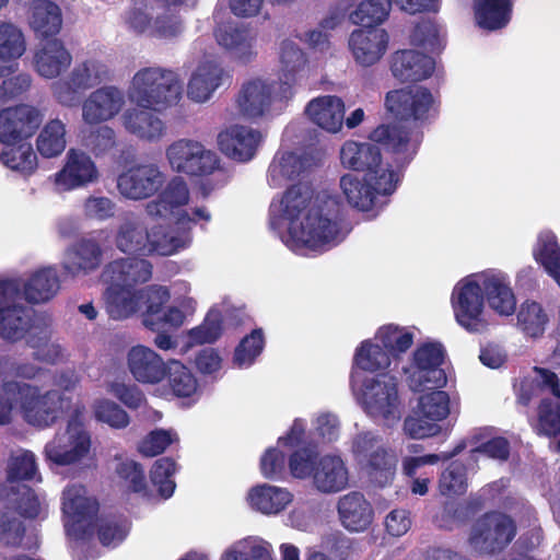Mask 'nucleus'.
<instances>
[{
    "label": "nucleus",
    "mask_w": 560,
    "mask_h": 560,
    "mask_svg": "<svg viewBox=\"0 0 560 560\" xmlns=\"http://www.w3.org/2000/svg\"><path fill=\"white\" fill-rule=\"evenodd\" d=\"M385 107L397 122L382 124L369 136L394 155L397 168H405L415 159L423 140L418 122H424L439 113L440 100L424 86L389 91Z\"/></svg>",
    "instance_id": "f257e3e1"
},
{
    "label": "nucleus",
    "mask_w": 560,
    "mask_h": 560,
    "mask_svg": "<svg viewBox=\"0 0 560 560\" xmlns=\"http://www.w3.org/2000/svg\"><path fill=\"white\" fill-rule=\"evenodd\" d=\"M314 191L308 184L296 183L287 188L270 211H279L290 221L289 233L294 242L312 250H326L341 242V228L337 215L325 212L323 207L311 208Z\"/></svg>",
    "instance_id": "f03ea898"
},
{
    "label": "nucleus",
    "mask_w": 560,
    "mask_h": 560,
    "mask_svg": "<svg viewBox=\"0 0 560 560\" xmlns=\"http://www.w3.org/2000/svg\"><path fill=\"white\" fill-rule=\"evenodd\" d=\"M107 288L104 292L105 310L115 320L126 319L136 314L145 304L143 325L150 330H159L167 326H182L184 313L176 306L164 310L171 294L166 287L150 285L136 290L117 282H104Z\"/></svg>",
    "instance_id": "7ed1b4c3"
},
{
    "label": "nucleus",
    "mask_w": 560,
    "mask_h": 560,
    "mask_svg": "<svg viewBox=\"0 0 560 560\" xmlns=\"http://www.w3.org/2000/svg\"><path fill=\"white\" fill-rule=\"evenodd\" d=\"M62 513L67 517V532L84 540L96 533L103 546L120 544L129 532V522L121 514L97 516L98 502L86 497L82 485L68 486L62 492Z\"/></svg>",
    "instance_id": "20e7f679"
},
{
    "label": "nucleus",
    "mask_w": 560,
    "mask_h": 560,
    "mask_svg": "<svg viewBox=\"0 0 560 560\" xmlns=\"http://www.w3.org/2000/svg\"><path fill=\"white\" fill-rule=\"evenodd\" d=\"M62 397L58 390L40 394L37 386L23 382L2 383V425L21 415L28 424L37 428L52 425L58 419Z\"/></svg>",
    "instance_id": "39448f33"
},
{
    "label": "nucleus",
    "mask_w": 560,
    "mask_h": 560,
    "mask_svg": "<svg viewBox=\"0 0 560 560\" xmlns=\"http://www.w3.org/2000/svg\"><path fill=\"white\" fill-rule=\"evenodd\" d=\"M33 481H42L34 453L27 450L12 453L7 463L5 485H2V508L25 520L38 517L42 510L38 495L26 485Z\"/></svg>",
    "instance_id": "423d86ee"
},
{
    "label": "nucleus",
    "mask_w": 560,
    "mask_h": 560,
    "mask_svg": "<svg viewBox=\"0 0 560 560\" xmlns=\"http://www.w3.org/2000/svg\"><path fill=\"white\" fill-rule=\"evenodd\" d=\"M166 156L171 167L177 173L200 178L214 176L213 180H202L199 185V192L203 199L228 182V174L221 166L218 154L198 141L179 139L167 148Z\"/></svg>",
    "instance_id": "0eeeda50"
},
{
    "label": "nucleus",
    "mask_w": 560,
    "mask_h": 560,
    "mask_svg": "<svg viewBox=\"0 0 560 560\" xmlns=\"http://www.w3.org/2000/svg\"><path fill=\"white\" fill-rule=\"evenodd\" d=\"M183 94L177 72L161 67L142 68L136 72L129 89L130 101L139 107L163 110L176 105Z\"/></svg>",
    "instance_id": "6e6552de"
},
{
    "label": "nucleus",
    "mask_w": 560,
    "mask_h": 560,
    "mask_svg": "<svg viewBox=\"0 0 560 560\" xmlns=\"http://www.w3.org/2000/svg\"><path fill=\"white\" fill-rule=\"evenodd\" d=\"M362 404L365 411L373 418H380L393 424L401 418V402L398 396V384L389 373H378L365 377L361 387Z\"/></svg>",
    "instance_id": "1a4fd4ad"
},
{
    "label": "nucleus",
    "mask_w": 560,
    "mask_h": 560,
    "mask_svg": "<svg viewBox=\"0 0 560 560\" xmlns=\"http://www.w3.org/2000/svg\"><path fill=\"white\" fill-rule=\"evenodd\" d=\"M451 303L457 324L466 331L481 334L487 330L485 294L481 282L475 280L474 276L462 279L454 287Z\"/></svg>",
    "instance_id": "9d476101"
},
{
    "label": "nucleus",
    "mask_w": 560,
    "mask_h": 560,
    "mask_svg": "<svg viewBox=\"0 0 560 560\" xmlns=\"http://www.w3.org/2000/svg\"><path fill=\"white\" fill-rule=\"evenodd\" d=\"M376 443L377 438L366 432L358 436L354 448L363 457L362 468L369 481L375 487L384 488L395 478L398 457L394 450Z\"/></svg>",
    "instance_id": "9b49d317"
},
{
    "label": "nucleus",
    "mask_w": 560,
    "mask_h": 560,
    "mask_svg": "<svg viewBox=\"0 0 560 560\" xmlns=\"http://www.w3.org/2000/svg\"><path fill=\"white\" fill-rule=\"evenodd\" d=\"M445 349L440 342H424L412 355V371L409 375V386L413 392L440 389L447 383V376L442 369Z\"/></svg>",
    "instance_id": "f8f14e48"
},
{
    "label": "nucleus",
    "mask_w": 560,
    "mask_h": 560,
    "mask_svg": "<svg viewBox=\"0 0 560 560\" xmlns=\"http://www.w3.org/2000/svg\"><path fill=\"white\" fill-rule=\"evenodd\" d=\"M513 520L497 512L485 513L471 528L469 544L479 555H494L502 551L515 537Z\"/></svg>",
    "instance_id": "ddd939ff"
},
{
    "label": "nucleus",
    "mask_w": 560,
    "mask_h": 560,
    "mask_svg": "<svg viewBox=\"0 0 560 560\" xmlns=\"http://www.w3.org/2000/svg\"><path fill=\"white\" fill-rule=\"evenodd\" d=\"M164 179L158 165L138 164L119 174L117 188L127 199L143 200L154 196L163 186Z\"/></svg>",
    "instance_id": "4468645a"
},
{
    "label": "nucleus",
    "mask_w": 560,
    "mask_h": 560,
    "mask_svg": "<svg viewBox=\"0 0 560 560\" xmlns=\"http://www.w3.org/2000/svg\"><path fill=\"white\" fill-rule=\"evenodd\" d=\"M20 293L18 281L2 278V339L12 342L21 340L32 328L33 313L31 307L8 303L9 296Z\"/></svg>",
    "instance_id": "2eb2a0df"
},
{
    "label": "nucleus",
    "mask_w": 560,
    "mask_h": 560,
    "mask_svg": "<svg viewBox=\"0 0 560 560\" xmlns=\"http://www.w3.org/2000/svg\"><path fill=\"white\" fill-rule=\"evenodd\" d=\"M42 121L43 114L35 106L19 104L2 108V143L28 141Z\"/></svg>",
    "instance_id": "dca6fc26"
},
{
    "label": "nucleus",
    "mask_w": 560,
    "mask_h": 560,
    "mask_svg": "<svg viewBox=\"0 0 560 560\" xmlns=\"http://www.w3.org/2000/svg\"><path fill=\"white\" fill-rule=\"evenodd\" d=\"M55 183L63 190H72L86 186L98 178V171L89 154L81 150L70 149L66 155V163L56 173Z\"/></svg>",
    "instance_id": "f3484780"
},
{
    "label": "nucleus",
    "mask_w": 560,
    "mask_h": 560,
    "mask_svg": "<svg viewBox=\"0 0 560 560\" xmlns=\"http://www.w3.org/2000/svg\"><path fill=\"white\" fill-rule=\"evenodd\" d=\"M261 141L258 130L245 126H232L218 136V144L221 152L237 162L250 161Z\"/></svg>",
    "instance_id": "a211bd4d"
},
{
    "label": "nucleus",
    "mask_w": 560,
    "mask_h": 560,
    "mask_svg": "<svg viewBox=\"0 0 560 560\" xmlns=\"http://www.w3.org/2000/svg\"><path fill=\"white\" fill-rule=\"evenodd\" d=\"M127 364L133 378L141 384H159L165 380L167 373V362L154 350L142 345L128 351Z\"/></svg>",
    "instance_id": "6ab92c4d"
},
{
    "label": "nucleus",
    "mask_w": 560,
    "mask_h": 560,
    "mask_svg": "<svg viewBox=\"0 0 560 560\" xmlns=\"http://www.w3.org/2000/svg\"><path fill=\"white\" fill-rule=\"evenodd\" d=\"M124 103V95L117 88H100L83 102L82 117L89 125L107 121L120 112Z\"/></svg>",
    "instance_id": "aec40b11"
},
{
    "label": "nucleus",
    "mask_w": 560,
    "mask_h": 560,
    "mask_svg": "<svg viewBox=\"0 0 560 560\" xmlns=\"http://www.w3.org/2000/svg\"><path fill=\"white\" fill-rule=\"evenodd\" d=\"M337 512L340 524L353 533L366 530L374 517L372 504L359 491L341 495L337 502Z\"/></svg>",
    "instance_id": "412c9836"
},
{
    "label": "nucleus",
    "mask_w": 560,
    "mask_h": 560,
    "mask_svg": "<svg viewBox=\"0 0 560 560\" xmlns=\"http://www.w3.org/2000/svg\"><path fill=\"white\" fill-rule=\"evenodd\" d=\"M152 264L143 258L127 257L107 264L101 275L103 282H117L129 288L152 278Z\"/></svg>",
    "instance_id": "4be33fe9"
},
{
    "label": "nucleus",
    "mask_w": 560,
    "mask_h": 560,
    "mask_svg": "<svg viewBox=\"0 0 560 560\" xmlns=\"http://www.w3.org/2000/svg\"><path fill=\"white\" fill-rule=\"evenodd\" d=\"M388 34L378 27L359 28L351 33L349 47L355 60L363 66L374 65L385 54Z\"/></svg>",
    "instance_id": "5701e85b"
},
{
    "label": "nucleus",
    "mask_w": 560,
    "mask_h": 560,
    "mask_svg": "<svg viewBox=\"0 0 560 560\" xmlns=\"http://www.w3.org/2000/svg\"><path fill=\"white\" fill-rule=\"evenodd\" d=\"M103 250L95 240L81 238L70 246L62 261L63 273L75 277L96 270L102 262Z\"/></svg>",
    "instance_id": "b1692460"
},
{
    "label": "nucleus",
    "mask_w": 560,
    "mask_h": 560,
    "mask_svg": "<svg viewBox=\"0 0 560 560\" xmlns=\"http://www.w3.org/2000/svg\"><path fill=\"white\" fill-rule=\"evenodd\" d=\"M18 281L20 293L14 294L15 299L25 300L30 304H40L51 300L60 289V280L57 270L52 267H44L36 270L27 281Z\"/></svg>",
    "instance_id": "393cba45"
},
{
    "label": "nucleus",
    "mask_w": 560,
    "mask_h": 560,
    "mask_svg": "<svg viewBox=\"0 0 560 560\" xmlns=\"http://www.w3.org/2000/svg\"><path fill=\"white\" fill-rule=\"evenodd\" d=\"M435 62L430 56L412 49L396 51L392 58L393 75L401 82H419L434 71Z\"/></svg>",
    "instance_id": "a878e982"
},
{
    "label": "nucleus",
    "mask_w": 560,
    "mask_h": 560,
    "mask_svg": "<svg viewBox=\"0 0 560 560\" xmlns=\"http://www.w3.org/2000/svg\"><path fill=\"white\" fill-rule=\"evenodd\" d=\"M91 447L90 434L80 430L69 436H56L45 446L46 457L59 466L71 465L88 455Z\"/></svg>",
    "instance_id": "bb28decb"
},
{
    "label": "nucleus",
    "mask_w": 560,
    "mask_h": 560,
    "mask_svg": "<svg viewBox=\"0 0 560 560\" xmlns=\"http://www.w3.org/2000/svg\"><path fill=\"white\" fill-rule=\"evenodd\" d=\"M231 77L224 69L212 60L201 62L192 73L187 88V94L192 101L202 103L211 97L213 92Z\"/></svg>",
    "instance_id": "cd10ccee"
},
{
    "label": "nucleus",
    "mask_w": 560,
    "mask_h": 560,
    "mask_svg": "<svg viewBox=\"0 0 560 560\" xmlns=\"http://www.w3.org/2000/svg\"><path fill=\"white\" fill-rule=\"evenodd\" d=\"M189 201V189L180 176L173 177L153 200L145 205V212L152 219H170L174 211Z\"/></svg>",
    "instance_id": "c85d7f7f"
},
{
    "label": "nucleus",
    "mask_w": 560,
    "mask_h": 560,
    "mask_svg": "<svg viewBox=\"0 0 560 560\" xmlns=\"http://www.w3.org/2000/svg\"><path fill=\"white\" fill-rule=\"evenodd\" d=\"M345 110L343 101L336 95L318 96L305 108V113L315 125L331 133L341 130Z\"/></svg>",
    "instance_id": "c756f323"
},
{
    "label": "nucleus",
    "mask_w": 560,
    "mask_h": 560,
    "mask_svg": "<svg viewBox=\"0 0 560 560\" xmlns=\"http://www.w3.org/2000/svg\"><path fill=\"white\" fill-rule=\"evenodd\" d=\"M272 86L259 79L244 83L236 98L240 113L249 119L264 116L272 103Z\"/></svg>",
    "instance_id": "7c9ffc66"
},
{
    "label": "nucleus",
    "mask_w": 560,
    "mask_h": 560,
    "mask_svg": "<svg viewBox=\"0 0 560 560\" xmlns=\"http://www.w3.org/2000/svg\"><path fill=\"white\" fill-rule=\"evenodd\" d=\"M340 161L343 167L365 175L382 165V154L374 143L348 140L341 147Z\"/></svg>",
    "instance_id": "2f4dec72"
},
{
    "label": "nucleus",
    "mask_w": 560,
    "mask_h": 560,
    "mask_svg": "<svg viewBox=\"0 0 560 560\" xmlns=\"http://www.w3.org/2000/svg\"><path fill=\"white\" fill-rule=\"evenodd\" d=\"M280 100H289L293 95L292 88L298 74L304 70L306 57L302 49L292 40L285 39L280 47Z\"/></svg>",
    "instance_id": "473e14b6"
},
{
    "label": "nucleus",
    "mask_w": 560,
    "mask_h": 560,
    "mask_svg": "<svg viewBox=\"0 0 560 560\" xmlns=\"http://www.w3.org/2000/svg\"><path fill=\"white\" fill-rule=\"evenodd\" d=\"M28 11L30 26L38 37L48 39L60 32L62 13L56 2L51 0H32Z\"/></svg>",
    "instance_id": "72a5a7b5"
},
{
    "label": "nucleus",
    "mask_w": 560,
    "mask_h": 560,
    "mask_svg": "<svg viewBox=\"0 0 560 560\" xmlns=\"http://www.w3.org/2000/svg\"><path fill=\"white\" fill-rule=\"evenodd\" d=\"M315 488L323 493H335L348 485V470L340 456L320 457L312 477Z\"/></svg>",
    "instance_id": "f704fd0d"
},
{
    "label": "nucleus",
    "mask_w": 560,
    "mask_h": 560,
    "mask_svg": "<svg viewBox=\"0 0 560 560\" xmlns=\"http://www.w3.org/2000/svg\"><path fill=\"white\" fill-rule=\"evenodd\" d=\"M480 282L489 306L500 315H512L516 308V299L512 288L503 276L482 273Z\"/></svg>",
    "instance_id": "c9c22d12"
},
{
    "label": "nucleus",
    "mask_w": 560,
    "mask_h": 560,
    "mask_svg": "<svg viewBox=\"0 0 560 560\" xmlns=\"http://www.w3.org/2000/svg\"><path fill=\"white\" fill-rule=\"evenodd\" d=\"M72 57L58 38L47 39L35 55V67L39 75L54 79L71 65Z\"/></svg>",
    "instance_id": "e433bc0d"
},
{
    "label": "nucleus",
    "mask_w": 560,
    "mask_h": 560,
    "mask_svg": "<svg viewBox=\"0 0 560 560\" xmlns=\"http://www.w3.org/2000/svg\"><path fill=\"white\" fill-rule=\"evenodd\" d=\"M214 36L218 44L232 51L241 62L250 61L254 36L246 26L223 23L214 31Z\"/></svg>",
    "instance_id": "4c0bfd02"
},
{
    "label": "nucleus",
    "mask_w": 560,
    "mask_h": 560,
    "mask_svg": "<svg viewBox=\"0 0 560 560\" xmlns=\"http://www.w3.org/2000/svg\"><path fill=\"white\" fill-rule=\"evenodd\" d=\"M150 108H129L122 115L126 130L140 139L155 140L164 132V122Z\"/></svg>",
    "instance_id": "58836bf2"
},
{
    "label": "nucleus",
    "mask_w": 560,
    "mask_h": 560,
    "mask_svg": "<svg viewBox=\"0 0 560 560\" xmlns=\"http://www.w3.org/2000/svg\"><path fill=\"white\" fill-rule=\"evenodd\" d=\"M485 506L481 495H470L463 502L445 501L441 511L435 515L440 527L452 529L453 525L469 521Z\"/></svg>",
    "instance_id": "ea45409f"
},
{
    "label": "nucleus",
    "mask_w": 560,
    "mask_h": 560,
    "mask_svg": "<svg viewBox=\"0 0 560 560\" xmlns=\"http://www.w3.org/2000/svg\"><path fill=\"white\" fill-rule=\"evenodd\" d=\"M512 0H475L477 24L488 31L506 26L512 15Z\"/></svg>",
    "instance_id": "a19ab883"
},
{
    "label": "nucleus",
    "mask_w": 560,
    "mask_h": 560,
    "mask_svg": "<svg viewBox=\"0 0 560 560\" xmlns=\"http://www.w3.org/2000/svg\"><path fill=\"white\" fill-rule=\"evenodd\" d=\"M292 498L287 489L267 483L254 487L248 493L252 506L264 514H277L283 511L291 503Z\"/></svg>",
    "instance_id": "79ce46f5"
},
{
    "label": "nucleus",
    "mask_w": 560,
    "mask_h": 560,
    "mask_svg": "<svg viewBox=\"0 0 560 560\" xmlns=\"http://www.w3.org/2000/svg\"><path fill=\"white\" fill-rule=\"evenodd\" d=\"M2 164L24 176H30L37 170V155L30 141L2 143Z\"/></svg>",
    "instance_id": "37998d69"
},
{
    "label": "nucleus",
    "mask_w": 560,
    "mask_h": 560,
    "mask_svg": "<svg viewBox=\"0 0 560 560\" xmlns=\"http://www.w3.org/2000/svg\"><path fill=\"white\" fill-rule=\"evenodd\" d=\"M148 237V229L141 222L127 220L119 225L115 242L122 253L147 256Z\"/></svg>",
    "instance_id": "c03bdc74"
},
{
    "label": "nucleus",
    "mask_w": 560,
    "mask_h": 560,
    "mask_svg": "<svg viewBox=\"0 0 560 560\" xmlns=\"http://www.w3.org/2000/svg\"><path fill=\"white\" fill-rule=\"evenodd\" d=\"M66 144V126L57 118L47 121L36 138L37 152L46 159L60 155Z\"/></svg>",
    "instance_id": "a18cd8bd"
},
{
    "label": "nucleus",
    "mask_w": 560,
    "mask_h": 560,
    "mask_svg": "<svg viewBox=\"0 0 560 560\" xmlns=\"http://www.w3.org/2000/svg\"><path fill=\"white\" fill-rule=\"evenodd\" d=\"M353 364L365 372L386 373L390 365V357L381 345L364 340L355 350Z\"/></svg>",
    "instance_id": "49530a36"
},
{
    "label": "nucleus",
    "mask_w": 560,
    "mask_h": 560,
    "mask_svg": "<svg viewBox=\"0 0 560 560\" xmlns=\"http://www.w3.org/2000/svg\"><path fill=\"white\" fill-rule=\"evenodd\" d=\"M340 188L348 203L361 211H369L375 206V196L371 185L364 179L360 180L351 174L340 178Z\"/></svg>",
    "instance_id": "de8ad7c7"
},
{
    "label": "nucleus",
    "mask_w": 560,
    "mask_h": 560,
    "mask_svg": "<svg viewBox=\"0 0 560 560\" xmlns=\"http://www.w3.org/2000/svg\"><path fill=\"white\" fill-rule=\"evenodd\" d=\"M549 317L541 304L535 301H525L517 313V325L522 331L532 338L541 337L546 330Z\"/></svg>",
    "instance_id": "09e8293b"
},
{
    "label": "nucleus",
    "mask_w": 560,
    "mask_h": 560,
    "mask_svg": "<svg viewBox=\"0 0 560 560\" xmlns=\"http://www.w3.org/2000/svg\"><path fill=\"white\" fill-rule=\"evenodd\" d=\"M390 8V0H363L349 14V19L362 28L377 27L387 19Z\"/></svg>",
    "instance_id": "8fccbe9b"
},
{
    "label": "nucleus",
    "mask_w": 560,
    "mask_h": 560,
    "mask_svg": "<svg viewBox=\"0 0 560 560\" xmlns=\"http://www.w3.org/2000/svg\"><path fill=\"white\" fill-rule=\"evenodd\" d=\"M317 445L307 443L296 447L288 457V467L296 479L312 478L319 462Z\"/></svg>",
    "instance_id": "3c124183"
},
{
    "label": "nucleus",
    "mask_w": 560,
    "mask_h": 560,
    "mask_svg": "<svg viewBox=\"0 0 560 560\" xmlns=\"http://www.w3.org/2000/svg\"><path fill=\"white\" fill-rule=\"evenodd\" d=\"M165 378L171 393L179 398H186L194 395L198 387V382L191 371L178 360L167 361V373Z\"/></svg>",
    "instance_id": "603ef678"
},
{
    "label": "nucleus",
    "mask_w": 560,
    "mask_h": 560,
    "mask_svg": "<svg viewBox=\"0 0 560 560\" xmlns=\"http://www.w3.org/2000/svg\"><path fill=\"white\" fill-rule=\"evenodd\" d=\"M468 488L467 467L460 460H452L439 478V491L446 498L459 497Z\"/></svg>",
    "instance_id": "864d4df0"
},
{
    "label": "nucleus",
    "mask_w": 560,
    "mask_h": 560,
    "mask_svg": "<svg viewBox=\"0 0 560 560\" xmlns=\"http://www.w3.org/2000/svg\"><path fill=\"white\" fill-rule=\"evenodd\" d=\"M223 318L218 310H210L203 322L189 330V340L194 345L214 343L222 335Z\"/></svg>",
    "instance_id": "5fc2aeb1"
},
{
    "label": "nucleus",
    "mask_w": 560,
    "mask_h": 560,
    "mask_svg": "<svg viewBox=\"0 0 560 560\" xmlns=\"http://www.w3.org/2000/svg\"><path fill=\"white\" fill-rule=\"evenodd\" d=\"M377 338L390 358L406 352L413 343L412 332L393 324L380 328Z\"/></svg>",
    "instance_id": "6e6d98bb"
},
{
    "label": "nucleus",
    "mask_w": 560,
    "mask_h": 560,
    "mask_svg": "<svg viewBox=\"0 0 560 560\" xmlns=\"http://www.w3.org/2000/svg\"><path fill=\"white\" fill-rule=\"evenodd\" d=\"M411 44L431 54H440L444 48L439 26L430 21H421L416 24L410 35Z\"/></svg>",
    "instance_id": "4d7b16f0"
},
{
    "label": "nucleus",
    "mask_w": 560,
    "mask_h": 560,
    "mask_svg": "<svg viewBox=\"0 0 560 560\" xmlns=\"http://www.w3.org/2000/svg\"><path fill=\"white\" fill-rule=\"evenodd\" d=\"M536 430L538 434L557 436L560 434V404L556 405L550 398H542L537 409ZM560 451V439L558 442Z\"/></svg>",
    "instance_id": "13d9d810"
},
{
    "label": "nucleus",
    "mask_w": 560,
    "mask_h": 560,
    "mask_svg": "<svg viewBox=\"0 0 560 560\" xmlns=\"http://www.w3.org/2000/svg\"><path fill=\"white\" fill-rule=\"evenodd\" d=\"M431 390L419 398L418 409L430 420L439 422L450 415V396L444 390Z\"/></svg>",
    "instance_id": "bf43d9fd"
},
{
    "label": "nucleus",
    "mask_w": 560,
    "mask_h": 560,
    "mask_svg": "<svg viewBox=\"0 0 560 560\" xmlns=\"http://www.w3.org/2000/svg\"><path fill=\"white\" fill-rule=\"evenodd\" d=\"M16 68L18 62L9 66L2 65V102L20 97L31 88V75L28 73L13 74Z\"/></svg>",
    "instance_id": "052dcab7"
},
{
    "label": "nucleus",
    "mask_w": 560,
    "mask_h": 560,
    "mask_svg": "<svg viewBox=\"0 0 560 560\" xmlns=\"http://www.w3.org/2000/svg\"><path fill=\"white\" fill-rule=\"evenodd\" d=\"M176 470V463L171 457L159 458L151 468L150 478L154 486L158 487L159 493L168 499L175 490V482L172 480Z\"/></svg>",
    "instance_id": "680f3d73"
},
{
    "label": "nucleus",
    "mask_w": 560,
    "mask_h": 560,
    "mask_svg": "<svg viewBox=\"0 0 560 560\" xmlns=\"http://www.w3.org/2000/svg\"><path fill=\"white\" fill-rule=\"evenodd\" d=\"M93 411L96 420L113 429H125L130 423V417L118 404L109 399H98L94 402Z\"/></svg>",
    "instance_id": "e2e57ef3"
},
{
    "label": "nucleus",
    "mask_w": 560,
    "mask_h": 560,
    "mask_svg": "<svg viewBox=\"0 0 560 560\" xmlns=\"http://www.w3.org/2000/svg\"><path fill=\"white\" fill-rule=\"evenodd\" d=\"M265 346L264 331L261 328H255L249 335H246L234 351V362L238 366L250 365L261 353Z\"/></svg>",
    "instance_id": "0e129e2a"
},
{
    "label": "nucleus",
    "mask_w": 560,
    "mask_h": 560,
    "mask_svg": "<svg viewBox=\"0 0 560 560\" xmlns=\"http://www.w3.org/2000/svg\"><path fill=\"white\" fill-rule=\"evenodd\" d=\"M147 256L158 254L168 256L175 254L183 245L180 240L171 235L162 225L153 226L148 230Z\"/></svg>",
    "instance_id": "69168bd1"
},
{
    "label": "nucleus",
    "mask_w": 560,
    "mask_h": 560,
    "mask_svg": "<svg viewBox=\"0 0 560 560\" xmlns=\"http://www.w3.org/2000/svg\"><path fill=\"white\" fill-rule=\"evenodd\" d=\"M26 49L24 35L20 28L2 22V65L16 61Z\"/></svg>",
    "instance_id": "338daca9"
},
{
    "label": "nucleus",
    "mask_w": 560,
    "mask_h": 560,
    "mask_svg": "<svg viewBox=\"0 0 560 560\" xmlns=\"http://www.w3.org/2000/svg\"><path fill=\"white\" fill-rule=\"evenodd\" d=\"M535 258L560 287V246L556 238L544 241Z\"/></svg>",
    "instance_id": "774afa93"
}]
</instances>
